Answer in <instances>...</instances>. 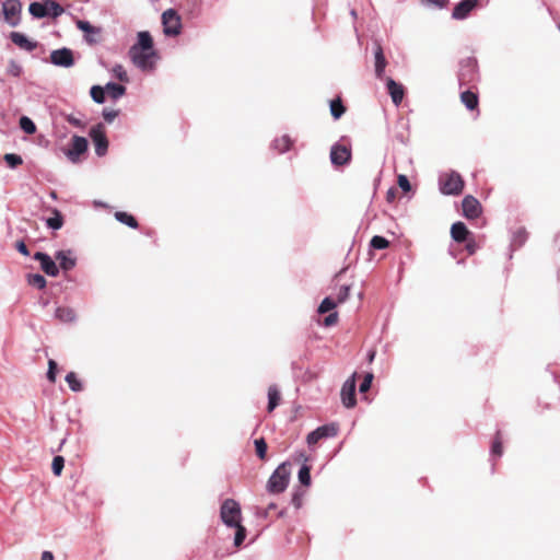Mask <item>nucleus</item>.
Returning a JSON list of instances; mask_svg holds the SVG:
<instances>
[{
    "label": "nucleus",
    "mask_w": 560,
    "mask_h": 560,
    "mask_svg": "<svg viewBox=\"0 0 560 560\" xmlns=\"http://www.w3.org/2000/svg\"><path fill=\"white\" fill-rule=\"evenodd\" d=\"M299 481L303 486H310L311 485V474H310V467L307 465H303L299 470Z\"/></svg>",
    "instance_id": "40"
},
{
    "label": "nucleus",
    "mask_w": 560,
    "mask_h": 560,
    "mask_svg": "<svg viewBox=\"0 0 560 560\" xmlns=\"http://www.w3.org/2000/svg\"><path fill=\"white\" fill-rule=\"evenodd\" d=\"M236 528L235 537H234V545L238 547L246 537V529L242 524L240 523L238 526H234Z\"/></svg>",
    "instance_id": "44"
},
{
    "label": "nucleus",
    "mask_w": 560,
    "mask_h": 560,
    "mask_svg": "<svg viewBox=\"0 0 560 560\" xmlns=\"http://www.w3.org/2000/svg\"><path fill=\"white\" fill-rule=\"evenodd\" d=\"M20 127L27 135H33L36 132V126L34 121L27 116H22L20 118Z\"/></svg>",
    "instance_id": "34"
},
{
    "label": "nucleus",
    "mask_w": 560,
    "mask_h": 560,
    "mask_svg": "<svg viewBox=\"0 0 560 560\" xmlns=\"http://www.w3.org/2000/svg\"><path fill=\"white\" fill-rule=\"evenodd\" d=\"M163 32L166 36H177L182 32V19L174 9L162 13Z\"/></svg>",
    "instance_id": "6"
},
{
    "label": "nucleus",
    "mask_w": 560,
    "mask_h": 560,
    "mask_svg": "<svg viewBox=\"0 0 560 560\" xmlns=\"http://www.w3.org/2000/svg\"><path fill=\"white\" fill-rule=\"evenodd\" d=\"M370 245L374 249H385L388 247L389 242L383 236L375 235L372 237Z\"/></svg>",
    "instance_id": "39"
},
{
    "label": "nucleus",
    "mask_w": 560,
    "mask_h": 560,
    "mask_svg": "<svg viewBox=\"0 0 560 560\" xmlns=\"http://www.w3.org/2000/svg\"><path fill=\"white\" fill-rule=\"evenodd\" d=\"M130 48H138L143 50H154L153 39L148 31H141L137 34V43Z\"/></svg>",
    "instance_id": "23"
},
{
    "label": "nucleus",
    "mask_w": 560,
    "mask_h": 560,
    "mask_svg": "<svg viewBox=\"0 0 560 560\" xmlns=\"http://www.w3.org/2000/svg\"><path fill=\"white\" fill-rule=\"evenodd\" d=\"M28 12L35 19H44L46 16L56 19L60 16L65 10L55 0H44L42 2H32L28 5Z\"/></svg>",
    "instance_id": "1"
},
{
    "label": "nucleus",
    "mask_w": 560,
    "mask_h": 560,
    "mask_svg": "<svg viewBox=\"0 0 560 560\" xmlns=\"http://www.w3.org/2000/svg\"><path fill=\"white\" fill-rule=\"evenodd\" d=\"M40 560H54V555L50 551H44Z\"/></svg>",
    "instance_id": "58"
},
{
    "label": "nucleus",
    "mask_w": 560,
    "mask_h": 560,
    "mask_svg": "<svg viewBox=\"0 0 560 560\" xmlns=\"http://www.w3.org/2000/svg\"><path fill=\"white\" fill-rule=\"evenodd\" d=\"M22 4L19 0H7L2 3V12L5 23L15 27L21 21Z\"/></svg>",
    "instance_id": "7"
},
{
    "label": "nucleus",
    "mask_w": 560,
    "mask_h": 560,
    "mask_svg": "<svg viewBox=\"0 0 560 560\" xmlns=\"http://www.w3.org/2000/svg\"><path fill=\"white\" fill-rule=\"evenodd\" d=\"M337 306V303L331 298H325L318 306V313L325 314L332 311Z\"/></svg>",
    "instance_id": "38"
},
{
    "label": "nucleus",
    "mask_w": 560,
    "mask_h": 560,
    "mask_svg": "<svg viewBox=\"0 0 560 560\" xmlns=\"http://www.w3.org/2000/svg\"><path fill=\"white\" fill-rule=\"evenodd\" d=\"M477 77L476 73V65L475 61L471 59H467L462 63V69L458 75V80L460 84L470 83L472 82Z\"/></svg>",
    "instance_id": "17"
},
{
    "label": "nucleus",
    "mask_w": 560,
    "mask_h": 560,
    "mask_svg": "<svg viewBox=\"0 0 560 560\" xmlns=\"http://www.w3.org/2000/svg\"><path fill=\"white\" fill-rule=\"evenodd\" d=\"M27 282L30 285L36 287L38 289H44L47 283L44 276H42L39 273L30 275L27 277Z\"/></svg>",
    "instance_id": "36"
},
{
    "label": "nucleus",
    "mask_w": 560,
    "mask_h": 560,
    "mask_svg": "<svg viewBox=\"0 0 560 560\" xmlns=\"http://www.w3.org/2000/svg\"><path fill=\"white\" fill-rule=\"evenodd\" d=\"M440 191L443 195H459L464 188V180L457 172L442 174L439 178Z\"/></svg>",
    "instance_id": "4"
},
{
    "label": "nucleus",
    "mask_w": 560,
    "mask_h": 560,
    "mask_svg": "<svg viewBox=\"0 0 560 560\" xmlns=\"http://www.w3.org/2000/svg\"><path fill=\"white\" fill-rule=\"evenodd\" d=\"M65 466V459L62 456H55L51 463L52 472L56 476H60Z\"/></svg>",
    "instance_id": "41"
},
{
    "label": "nucleus",
    "mask_w": 560,
    "mask_h": 560,
    "mask_svg": "<svg viewBox=\"0 0 560 560\" xmlns=\"http://www.w3.org/2000/svg\"><path fill=\"white\" fill-rule=\"evenodd\" d=\"M46 224L48 228L52 230H59L62 226V219L57 213L55 217L47 219Z\"/></svg>",
    "instance_id": "45"
},
{
    "label": "nucleus",
    "mask_w": 560,
    "mask_h": 560,
    "mask_svg": "<svg viewBox=\"0 0 560 560\" xmlns=\"http://www.w3.org/2000/svg\"><path fill=\"white\" fill-rule=\"evenodd\" d=\"M466 247L469 254H474L476 252V244L474 242H468Z\"/></svg>",
    "instance_id": "60"
},
{
    "label": "nucleus",
    "mask_w": 560,
    "mask_h": 560,
    "mask_svg": "<svg viewBox=\"0 0 560 560\" xmlns=\"http://www.w3.org/2000/svg\"><path fill=\"white\" fill-rule=\"evenodd\" d=\"M491 455L501 456L502 455V444L500 440V433L498 432L495 440L493 441L491 447Z\"/></svg>",
    "instance_id": "48"
},
{
    "label": "nucleus",
    "mask_w": 560,
    "mask_h": 560,
    "mask_svg": "<svg viewBox=\"0 0 560 560\" xmlns=\"http://www.w3.org/2000/svg\"><path fill=\"white\" fill-rule=\"evenodd\" d=\"M88 150V140L84 137L73 136L71 147L65 151L66 156L72 163H77L80 160V155L85 153Z\"/></svg>",
    "instance_id": "11"
},
{
    "label": "nucleus",
    "mask_w": 560,
    "mask_h": 560,
    "mask_svg": "<svg viewBox=\"0 0 560 560\" xmlns=\"http://www.w3.org/2000/svg\"><path fill=\"white\" fill-rule=\"evenodd\" d=\"M255 448H256L257 456L260 459H265L266 452H267V443L265 442V440L262 438L255 440Z\"/></svg>",
    "instance_id": "42"
},
{
    "label": "nucleus",
    "mask_w": 560,
    "mask_h": 560,
    "mask_svg": "<svg viewBox=\"0 0 560 560\" xmlns=\"http://www.w3.org/2000/svg\"><path fill=\"white\" fill-rule=\"evenodd\" d=\"M527 237H528V233L524 228L517 229L512 234L511 246L514 248L522 247L525 244V242L527 241Z\"/></svg>",
    "instance_id": "25"
},
{
    "label": "nucleus",
    "mask_w": 560,
    "mask_h": 560,
    "mask_svg": "<svg viewBox=\"0 0 560 560\" xmlns=\"http://www.w3.org/2000/svg\"><path fill=\"white\" fill-rule=\"evenodd\" d=\"M372 381H373V374L372 373H366V375L364 376L363 382L360 384V387H359L360 393L368 392L370 389V387H371Z\"/></svg>",
    "instance_id": "50"
},
{
    "label": "nucleus",
    "mask_w": 560,
    "mask_h": 560,
    "mask_svg": "<svg viewBox=\"0 0 560 560\" xmlns=\"http://www.w3.org/2000/svg\"><path fill=\"white\" fill-rule=\"evenodd\" d=\"M66 382L68 383V385L72 392H81L83 388L80 380L78 378V376L74 372H69L66 375Z\"/></svg>",
    "instance_id": "33"
},
{
    "label": "nucleus",
    "mask_w": 560,
    "mask_h": 560,
    "mask_svg": "<svg viewBox=\"0 0 560 560\" xmlns=\"http://www.w3.org/2000/svg\"><path fill=\"white\" fill-rule=\"evenodd\" d=\"M56 259L59 261L60 268L65 271L71 270L75 267L77 259L71 250H59L56 254Z\"/></svg>",
    "instance_id": "21"
},
{
    "label": "nucleus",
    "mask_w": 560,
    "mask_h": 560,
    "mask_svg": "<svg viewBox=\"0 0 560 560\" xmlns=\"http://www.w3.org/2000/svg\"><path fill=\"white\" fill-rule=\"evenodd\" d=\"M350 295V285H341L337 292V300L335 301L338 304L343 303Z\"/></svg>",
    "instance_id": "43"
},
{
    "label": "nucleus",
    "mask_w": 560,
    "mask_h": 560,
    "mask_svg": "<svg viewBox=\"0 0 560 560\" xmlns=\"http://www.w3.org/2000/svg\"><path fill=\"white\" fill-rule=\"evenodd\" d=\"M374 58H375V74L378 79H383L385 68H386V59L383 52L382 46L376 43L374 49Z\"/></svg>",
    "instance_id": "20"
},
{
    "label": "nucleus",
    "mask_w": 560,
    "mask_h": 560,
    "mask_svg": "<svg viewBox=\"0 0 560 560\" xmlns=\"http://www.w3.org/2000/svg\"><path fill=\"white\" fill-rule=\"evenodd\" d=\"M421 3L427 7L444 8L447 4V0H421Z\"/></svg>",
    "instance_id": "52"
},
{
    "label": "nucleus",
    "mask_w": 560,
    "mask_h": 560,
    "mask_svg": "<svg viewBox=\"0 0 560 560\" xmlns=\"http://www.w3.org/2000/svg\"><path fill=\"white\" fill-rule=\"evenodd\" d=\"M387 91L392 97V101L395 105H399L404 98V86L397 83L392 78L386 79Z\"/></svg>",
    "instance_id": "18"
},
{
    "label": "nucleus",
    "mask_w": 560,
    "mask_h": 560,
    "mask_svg": "<svg viewBox=\"0 0 560 560\" xmlns=\"http://www.w3.org/2000/svg\"><path fill=\"white\" fill-rule=\"evenodd\" d=\"M10 39L21 49L26 51H33L37 47L36 42L28 39L24 34L19 32H11Z\"/></svg>",
    "instance_id": "19"
},
{
    "label": "nucleus",
    "mask_w": 560,
    "mask_h": 560,
    "mask_svg": "<svg viewBox=\"0 0 560 560\" xmlns=\"http://www.w3.org/2000/svg\"><path fill=\"white\" fill-rule=\"evenodd\" d=\"M272 147L278 152L283 153L290 149L291 139L288 136H282L281 138L273 140Z\"/></svg>",
    "instance_id": "31"
},
{
    "label": "nucleus",
    "mask_w": 560,
    "mask_h": 560,
    "mask_svg": "<svg viewBox=\"0 0 560 560\" xmlns=\"http://www.w3.org/2000/svg\"><path fill=\"white\" fill-rule=\"evenodd\" d=\"M106 93L113 98L118 100L126 93V88L121 84L109 82L105 85Z\"/></svg>",
    "instance_id": "26"
},
{
    "label": "nucleus",
    "mask_w": 560,
    "mask_h": 560,
    "mask_svg": "<svg viewBox=\"0 0 560 560\" xmlns=\"http://www.w3.org/2000/svg\"><path fill=\"white\" fill-rule=\"evenodd\" d=\"M129 57L132 63L141 71H153L158 60V54L155 50H143L138 48H130Z\"/></svg>",
    "instance_id": "2"
},
{
    "label": "nucleus",
    "mask_w": 560,
    "mask_h": 560,
    "mask_svg": "<svg viewBox=\"0 0 560 560\" xmlns=\"http://www.w3.org/2000/svg\"><path fill=\"white\" fill-rule=\"evenodd\" d=\"M15 248L18 249L19 253H21L24 256H28L30 255V252H28V249H27V247H26V245H25V243L23 241L16 242Z\"/></svg>",
    "instance_id": "55"
},
{
    "label": "nucleus",
    "mask_w": 560,
    "mask_h": 560,
    "mask_svg": "<svg viewBox=\"0 0 560 560\" xmlns=\"http://www.w3.org/2000/svg\"><path fill=\"white\" fill-rule=\"evenodd\" d=\"M75 25L77 27L84 32L85 33V40L89 43V44H95L96 43V39L94 37H92L91 35H97L100 34L101 30L98 27H95L93 26L90 22L88 21H83V20H78L75 22Z\"/></svg>",
    "instance_id": "22"
},
{
    "label": "nucleus",
    "mask_w": 560,
    "mask_h": 560,
    "mask_svg": "<svg viewBox=\"0 0 560 560\" xmlns=\"http://www.w3.org/2000/svg\"><path fill=\"white\" fill-rule=\"evenodd\" d=\"M117 115H118V112L113 110V109H110V110L105 109V110L103 112V117H104V119H105L107 122H112V121H114V119L117 117Z\"/></svg>",
    "instance_id": "54"
},
{
    "label": "nucleus",
    "mask_w": 560,
    "mask_h": 560,
    "mask_svg": "<svg viewBox=\"0 0 560 560\" xmlns=\"http://www.w3.org/2000/svg\"><path fill=\"white\" fill-rule=\"evenodd\" d=\"M558 28H559V31H560V22H559Z\"/></svg>",
    "instance_id": "63"
},
{
    "label": "nucleus",
    "mask_w": 560,
    "mask_h": 560,
    "mask_svg": "<svg viewBox=\"0 0 560 560\" xmlns=\"http://www.w3.org/2000/svg\"><path fill=\"white\" fill-rule=\"evenodd\" d=\"M115 219L122 223V224H126L127 226L131 228V229H136L138 228V222L137 220L129 213L127 212H124V211H117L115 212Z\"/></svg>",
    "instance_id": "29"
},
{
    "label": "nucleus",
    "mask_w": 560,
    "mask_h": 560,
    "mask_svg": "<svg viewBox=\"0 0 560 560\" xmlns=\"http://www.w3.org/2000/svg\"><path fill=\"white\" fill-rule=\"evenodd\" d=\"M90 137L93 140L95 147V153L97 156H103L106 154L108 149V141L104 132V128L102 124L94 126L90 130Z\"/></svg>",
    "instance_id": "9"
},
{
    "label": "nucleus",
    "mask_w": 560,
    "mask_h": 560,
    "mask_svg": "<svg viewBox=\"0 0 560 560\" xmlns=\"http://www.w3.org/2000/svg\"><path fill=\"white\" fill-rule=\"evenodd\" d=\"M220 515L226 526H238L242 515L241 506L235 500L226 499L221 505Z\"/></svg>",
    "instance_id": "5"
},
{
    "label": "nucleus",
    "mask_w": 560,
    "mask_h": 560,
    "mask_svg": "<svg viewBox=\"0 0 560 560\" xmlns=\"http://www.w3.org/2000/svg\"><path fill=\"white\" fill-rule=\"evenodd\" d=\"M478 0H463L455 5L452 12L454 20H464L477 7Z\"/></svg>",
    "instance_id": "16"
},
{
    "label": "nucleus",
    "mask_w": 560,
    "mask_h": 560,
    "mask_svg": "<svg viewBox=\"0 0 560 560\" xmlns=\"http://www.w3.org/2000/svg\"><path fill=\"white\" fill-rule=\"evenodd\" d=\"M113 71H114L115 75H116L120 81H128L127 72H126L125 68H124L121 65H116V66L113 68Z\"/></svg>",
    "instance_id": "51"
},
{
    "label": "nucleus",
    "mask_w": 560,
    "mask_h": 560,
    "mask_svg": "<svg viewBox=\"0 0 560 560\" xmlns=\"http://www.w3.org/2000/svg\"><path fill=\"white\" fill-rule=\"evenodd\" d=\"M280 401V392L276 385L268 388V411L271 412Z\"/></svg>",
    "instance_id": "27"
},
{
    "label": "nucleus",
    "mask_w": 560,
    "mask_h": 560,
    "mask_svg": "<svg viewBox=\"0 0 560 560\" xmlns=\"http://www.w3.org/2000/svg\"><path fill=\"white\" fill-rule=\"evenodd\" d=\"M463 206V214L467 219H476L481 213V205L480 202L472 196H466L462 202Z\"/></svg>",
    "instance_id": "14"
},
{
    "label": "nucleus",
    "mask_w": 560,
    "mask_h": 560,
    "mask_svg": "<svg viewBox=\"0 0 560 560\" xmlns=\"http://www.w3.org/2000/svg\"><path fill=\"white\" fill-rule=\"evenodd\" d=\"M330 113L335 119L340 118L345 113V107L339 98L330 102Z\"/></svg>",
    "instance_id": "35"
},
{
    "label": "nucleus",
    "mask_w": 560,
    "mask_h": 560,
    "mask_svg": "<svg viewBox=\"0 0 560 560\" xmlns=\"http://www.w3.org/2000/svg\"><path fill=\"white\" fill-rule=\"evenodd\" d=\"M397 184H398V186H399V187H400L405 192H408V191H410V189H411V185H410V183H409V179H408V177H407L406 175H404V174L398 175V177H397Z\"/></svg>",
    "instance_id": "47"
},
{
    "label": "nucleus",
    "mask_w": 560,
    "mask_h": 560,
    "mask_svg": "<svg viewBox=\"0 0 560 560\" xmlns=\"http://www.w3.org/2000/svg\"><path fill=\"white\" fill-rule=\"evenodd\" d=\"M34 259L40 264V268L43 271L50 277H57L59 273V268L57 267L56 262L52 260V258L42 252H37L34 255Z\"/></svg>",
    "instance_id": "13"
},
{
    "label": "nucleus",
    "mask_w": 560,
    "mask_h": 560,
    "mask_svg": "<svg viewBox=\"0 0 560 560\" xmlns=\"http://www.w3.org/2000/svg\"><path fill=\"white\" fill-rule=\"evenodd\" d=\"M105 88H102L100 85H93L91 88V91H90V94H91V97L92 100L97 103V104H102L105 102Z\"/></svg>",
    "instance_id": "32"
},
{
    "label": "nucleus",
    "mask_w": 560,
    "mask_h": 560,
    "mask_svg": "<svg viewBox=\"0 0 560 560\" xmlns=\"http://www.w3.org/2000/svg\"><path fill=\"white\" fill-rule=\"evenodd\" d=\"M351 158L350 150L340 144H335L330 150V161L334 165H343L349 162Z\"/></svg>",
    "instance_id": "15"
},
{
    "label": "nucleus",
    "mask_w": 560,
    "mask_h": 560,
    "mask_svg": "<svg viewBox=\"0 0 560 560\" xmlns=\"http://www.w3.org/2000/svg\"><path fill=\"white\" fill-rule=\"evenodd\" d=\"M56 370H57V363L54 360H49L48 361L47 378L51 383H54L56 381Z\"/></svg>",
    "instance_id": "49"
},
{
    "label": "nucleus",
    "mask_w": 560,
    "mask_h": 560,
    "mask_svg": "<svg viewBox=\"0 0 560 560\" xmlns=\"http://www.w3.org/2000/svg\"><path fill=\"white\" fill-rule=\"evenodd\" d=\"M55 316L61 322H72L75 318V313L70 307H57Z\"/></svg>",
    "instance_id": "30"
},
{
    "label": "nucleus",
    "mask_w": 560,
    "mask_h": 560,
    "mask_svg": "<svg viewBox=\"0 0 560 560\" xmlns=\"http://www.w3.org/2000/svg\"><path fill=\"white\" fill-rule=\"evenodd\" d=\"M386 198L388 201H392L395 198V189L394 188L388 189V191L386 194Z\"/></svg>",
    "instance_id": "61"
},
{
    "label": "nucleus",
    "mask_w": 560,
    "mask_h": 560,
    "mask_svg": "<svg viewBox=\"0 0 560 560\" xmlns=\"http://www.w3.org/2000/svg\"><path fill=\"white\" fill-rule=\"evenodd\" d=\"M337 433L338 425L336 423L324 424L310 432L306 436V442L308 445H314L322 439L336 436Z\"/></svg>",
    "instance_id": "10"
},
{
    "label": "nucleus",
    "mask_w": 560,
    "mask_h": 560,
    "mask_svg": "<svg viewBox=\"0 0 560 560\" xmlns=\"http://www.w3.org/2000/svg\"><path fill=\"white\" fill-rule=\"evenodd\" d=\"M469 231L463 222H455L451 228L452 238L458 243L465 242Z\"/></svg>",
    "instance_id": "24"
},
{
    "label": "nucleus",
    "mask_w": 560,
    "mask_h": 560,
    "mask_svg": "<svg viewBox=\"0 0 560 560\" xmlns=\"http://www.w3.org/2000/svg\"><path fill=\"white\" fill-rule=\"evenodd\" d=\"M8 73L13 77H20L22 74V67L14 60H11L8 65Z\"/></svg>",
    "instance_id": "46"
},
{
    "label": "nucleus",
    "mask_w": 560,
    "mask_h": 560,
    "mask_svg": "<svg viewBox=\"0 0 560 560\" xmlns=\"http://www.w3.org/2000/svg\"><path fill=\"white\" fill-rule=\"evenodd\" d=\"M374 358H375V351L374 350L369 351V353H368L369 362H373Z\"/></svg>",
    "instance_id": "62"
},
{
    "label": "nucleus",
    "mask_w": 560,
    "mask_h": 560,
    "mask_svg": "<svg viewBox=\"0 0 560 560\" xmlns=\"http://www.w3.org/2000/svg\"><path fill=\"white\" fill-rule=\"evenodd\" d=\"M3 160L5 161V163L8 164V166L10 168H15L23 163L22 158L15 153L4 154Z\"/></svg>",
    "instance_id": "37"
},
{
    "label": "nucleus",
    "mask_w": 560,
    "mask_h": 560,
    "mask_svg": "<svg viewBox=\"0 0 560 560\" xmlns=\"http://www.w3.org/2000/svg\"><path fill=\"white\" fill-rule=\"evenodd\" d=\"M460 100H462L463 104L470 110L475 109L478 105V97L471 91L462 92Z\"/></svg>",
    "instance_id": "28"
},
{
    "label": "nucleus",
    "mask_w": 560,
    "mask_h": 560,
    "mask_svg": "<svg viewBox=\"0 0 560 560\" xmlns=\"http://www.w3.org/2000/svg\"><path fill=\"white\" fill-rule=\"evenodd\" d=\"M68 121H69L71 125H73V126H77V127H80V126H81V121H80V119L74 118V117H72V116H70V117L68 118Z\"/></svg>",
    "instance_id": "59"
},
{
    "label": "nucleus",
    "mask_w": 560,
    "mask_h": 560,
    "mask_svg": "<svg viewBox=\"0 0 560 560\" xmlns=\"http://www.w3.org/2000/svg\"><path fill=\"white\" fill-rule=\"evenodd\" d=\"M291 502L295 509H300L302 505V499L299 494H294Z\"/></svg>",
    "instance_id": "56"
},
{
    "label": "nucleus",
    "mask_w": 560,
    "mask_h": 560,
    "mask_svg": "<svg viewBox=\"0 0 560 560\" xmlns=\"http://www.w3.org/2000/svg\"><path fill=\"white\" fill-rule=\"evenodd\" d=\"M357 373H353L343 383L340 392L341 402L346 408H353L357 404L355 400V385H357Z\"/></svg>",
    "instance_id": "8"
},
{
    "label": "nucleus",
    "mask_w": 560,
    "mask_h": 560,
    "mask_svg": "<svg viewBox=\"0 0 560 560\" xmlns=\"http://www.w3.org/2000/svg\"><path fill=\"white\" fill-rule=\"evenodd\" d=\"M50 62L57 67L70 68L74 65L73 52L69 48H59L50 52Z\"/></svg>",
    "instance_id": "12"
},
{
    "label": "nucleus",
    "mask_w": 560,
    "mask_h": 560,
    "mask_svg": "<svg viewBox=\"0 0 560 560\" xmlns=\"http://www.w3.org/2000/svg\"><path fill=\"white\" fill-rule=\"evenodd\" d=\"M276 508H277V505H276L275 503H270V504L267 506V509L262 512V514H261V515H262L264 517H267V516H268V514H269V512H270V511H272V510H275Z\"/></svg>",
    "instance_id": "57"
},
{
    "label": "nucleus",
    "mask_w": 560,
    "mask_h": 560,
    "mask_svg": "<svg viewBox=\"0 0 560 560\" xmlns=\"http://www.w3.org/2000/svg\"><path fill=\"white\" fill-rule=\"evenodd\" d=\"M338 320V314L336 312L334 313H330L325 319H324V325L329 327V326H332L337 323Z\"/></svg>",
    "instance_id": "53"
},
{
    "label": "nucleus",
    "mask_w": 560,
    "mask_h": 560,
    "mask_svg": "<svg viewBox=\"0 0 560 560\" xmlns=\"http://www.w3.org/2000/svg\"><path fill=\"white\" fill-rule=\"evenodd\" d=\"M290 464L282 463L277 467V469L270 476L267 482V490L271 493H280L283 492L290 480Z\"/></svg>",
    "instance_id": "3"
}]
</instances>
